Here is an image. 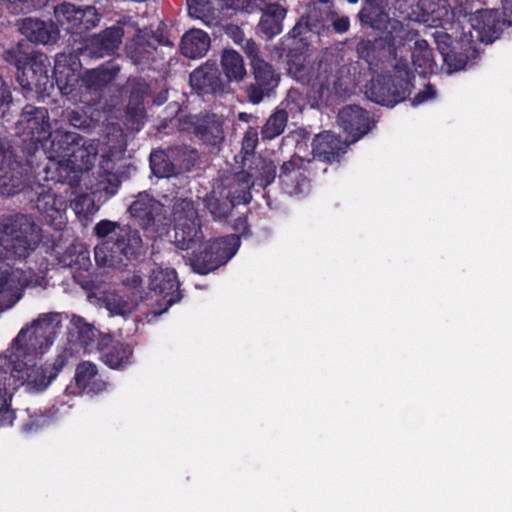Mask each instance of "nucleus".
<instances>
[{"instance_id": "nucleus-1", "label": "nucleus", "mask_w": 512, "mask_h": 512, "mask_svg": "<svg viewBox=\"0 0 512 512\" xmlns=\"http://www.w3.org/2000/svg\"><path fill=\"white\" fill-rule=\"evenodd\" d=\"M26 330H20L14 338L9 354L0 355V368L9 376V383L17 379L26 383L31 391L42 392L58 376L59 372L68 364L73 355L72 348L65 347L53 360L36 366V359L44 353L26 351L19 344L25 338Z\"/></svg>"}, {"instance_id": "nucleus-2", "label": "nucleus", "mask_w": 512, "mask_h": 512, "mask_svg": "<svg viewBox=\"0 0 512 512\" xmlns=\"http://www.w3.org/2000/svg\"><path fill=\"white\" fill-rule=\"evenodd\" d=\"M94 234L102 239L94 248L95 262L100 268L121 269L144 255L139 231L128 225L101 220L95 225Z\"/></svg>"}, {"instance_id": "nucleus-3", "label": "nucleus", "mask_w": 512, "mask_h": 512, "mask_svg": "<svg viewBox=\"0 0 512 512\" xmlns=\"http://www.w3.org/2000/svg\"><path fill=\"white\" fill-rule=\"evenodd\" d=\"M0 233V255L6 259L27 257L41 241L40 228L23 214L4 219Z\"/></svg>"}, {"instance_id": "nucleus-4", "label": "nucleus", "mask_w": 512, "mask_h": 512, "mask_svg": "<svg viewBox=\"0 0 512 512\" xmlns=\"http://www.w3.org/2000/svg\"><path fill=\"white\" fill-rule=\"evenodd\" d=\"M240 238L237 235H227L210 240L204 245L190 249V265L194 272L207 274L226 264L238 251Z\"/></svg>"}, {"instance_id": "nucleus-5", "label": "nucleus", "mask_w": 512, "mask_h": 512, "mask_svg": "<svg viewBox=\"0 0 512 512\" xmlns=\"http://www.w3.org/2000/svg\"><path fill=\"white\" fill-rule=\"evenodd\" d=\"M172 217L175 230V245L181 250L199 246L204 238L197 209L189 199H177L173 205Z\"/></svg>"}, {"instance_id": "nucleus-6", "label": "nucleus", "mask_w": 512, "mask_h": 512, "mask_svg": "<svg viewBox=\"0 0 512 512\" xmlns=\"http://www.w3.org/2000/svg\"><path fill=\"white\" fill-rule=\"evenodd\" d=\"M63 315L57 312L43 313L33 320L26 330L25 338L19 344L26 351L45 353L53 344L62 326Z\"/></svg>"}, {"instance_id": "nucleus-7", "label": "nucleus", "mask_w": 512, "mask_h": 512, "mask_svg": "<svg viewBox=\"0 0 512 512\" xmlns=\"http://www.w3.org/2000/svg\"><path fill=\"white\" fill-rule=\"evenodd\" d=\"M132 217L151 237H158L167 232L168 220L164 205L148 193H139L129 207Z\"/></svg>"}, {"instance_id": "nucleus-8", "label": "nucleus", "mask_w": 512, "mask_h": 512, "mask_svg": "<svg viewBox=\"0 0 512 512\" xmlns=\"http://www.w3.org/2000/svg\"><path fill=\"white\" fill-rule=\"evenodd\" d=\"M54 14L57 22L71 34H82L95 28L102 17L94 6L77 7L71 3L56 6Z\"/></svg>"}, {"instance_id": "nucleus-9", "label": "nucleus", "mask_w": 512, "mask_h": 512, "mask_svg": "<svg viewBox=\"0 0 512 512\" xmlns=\"http://www.w3.org/2000/svg\"><path fill=\"white\" fill-rule=\"evenodd\" d=\"M142 290H87L90 303L104 306L111 314L127 316L138 306Z\"/></svg>"}, {"instance_id": "nucleus-10", "label": "nucleus", "mask_w": 512, "mask_h": 512, "mask_svg": "<svg viewBox=\"0 0 512 512\" xmlns=\"http://www.w3.org/2000/svg\"><path fill=\"white\" fill-rule=\"evenodd\" d=\"M50 62L44 55L34 56L28 69L17 75L20 86L27 90H35L42 95H50L54 89V78L49 75Z\"/></svg>"}, {"instance_id": "nucleus-11", "label": "nucleus", "mask_w": 512, "mask_h": 512, "mask_svg": "<svg viewBox=\"0 0 512 512\" xmlns=\"http://www.w3.org/2000/svg\"><path fill=\"white\" fill-rule=\"evenodd\" d=\"M97 351L101 361L113 370H124L133 363V346L115 340L110 334L98 339Z\"/></svg>"}, {"instance_id": "nucleus-12", "label": "nucleus", "mask_w": 512, "mask_h": 512, "mask_svg": "<svg viewBox=\"0 0 512 512\" xmlns=\"http://www.w3.org/2000/svg\"><path fill=\"white\" fill-rule=\"evenodd\" d=\"M17 129L34 142L48 139L51 133L48 110L44 107L26 105L20 115Z\"/></svg>"}, {"instance_id": "nucleus-13", "label": "nucleus", "mask_w": 512, "mask_h": 512, "mask_svg": "<svg viewBox=\"0 0 512 512\" xmlns=\"http://www.w3.org/2000/svg\"><path fill=\"white\" fill-rule=\"evenodd\" d=\"M190 85L200 95H222L230 92V85L225 80L215 63H205L190 74Z\"/></svg>"}, {"instance_id": "nucleus-14", "label": "nucleus", "mask_w": 512, "mask_h": 512, "mask_svg": "<svg viewBox=\"0 0 512 512\" xmlns=\"http://www.w3.org/2000/svg\"><path fill=\"white\" fill-rule=\"evenodd\" d=\"M254 82L246 88L248 101L252 104H259L265 97H269L278 86L280 77L273 67L263 61H257L252 66Z\"/></svg>"}, {"instance_id": "nucleus-15", "label": "nucleus", "mask_w": 512, "mask_h": 512, "mask_svg": "<svg viewBox=\"0 0 512 512\" xmlns=\"http://www.w3.org/2000/svg\"><path fill=\"white\" fill-rule=\"evenodd\" d=\"M338 123L348 134L350 139H347L346 142L349 143L359 140L373 126L367 112L357 105L343 107L338 113Z\"/></svg>"}, {"instance_id": "nucleus-16", "label": "nucleus", "mask_w": 512, "mask_h": 512, "mask_svg": "<svg viewBox=\"0 0 512 512\" xmlns=\"http://www.w3.org/2000/svg\"><path fill=\"white\" fill-rule=\"evenodd\" d=\"M98 155V142L96 140H87L82 137L75 148L70 152L65 161L59 160L60 173L70 171L82 172L89 170Z\"/></svg>"}, {"instance_id": "nucleus-17", "label": "nucleus", "mask_w": 512, "mask_h": 512, "mask_svg": "<svg viewBox=\"0 0 512 512\" xmlns=\"http://www.w3.org/2000/svg\"><path fill=\"white\" fill-rule=\"evenodd\" d=\"M36 208L45 221L60 230L66 224L67 201L52 190H42L36 200Z\"/></svg>"}, {"instance_id": "nucleus-18", "label": "nucleus", "mask_w": 512, "mask_h": 512, "mask_svg": "<svg viewBox=\"0 0 512 512\" xmlns=\"http://www.w3.org/2000/svg\"><path fill=\"white\" fill-rule=\"evenodd\" d=\"M417 9L414 20L427 27L445 28L453 19L447 0H419Z\"/></svg>"}, {"instance_id": "nucleus-19", "label": "nucleus", "mask_w": 512, "mask_h": 512, "mask_svg": "<svg viewBox=\"0 0 512 512\" xmlns=\"http://www.w3.org/2000/svg\"><path fill=\"white\" fill-rule=\"evenodd\" d=\"M48 138L50 139V149L48 151L50 165L47 169H54L58 171L59 160H63L64 162L65 158L69 156L77 143L82 141V137L75 132L57 129L54 132H51Z\"/></svg>"}, {"instance_id": "nucleus-20", "label": "nucleus", "mask_w": 512, "mask_h": 512, "mask_svg": "<svg viewBox=\"0 0 512 512\" xmlns=\"http://www.w3.org/2000/svg\"><path fill=\"white\" fill-rule=\"evenodd\" d=\"M124 34L125 30L120 25L109 27L93 35L88 40L86 50L95 58L111 55L119 48Z\"/></svg>"}, {"instance_id": "nucleus-21", "label": "nucleus", "mask_w": 512, "mask_h": 512, "mask_svg": "<svg viewBox=\"0 0 512 512\" xmlns=\"http://www.w3.org/2000/svg\"><path fill=\"white\" fill-rule=\"evenodd\" d=\"M45 285V278L30 269L22 270L7 263L0 264V288H36Z\"/></svg>"}, {"instance_id": "nucleus-22", "label": "nucleus", "mask_w": 512, "mask_h": 512, "mask_svg": "<svg viewBox=\"0 0 512 512\" xmlns=\"http://www.w3.org/2000/svg\"><path fill=\"white\" fill-rule=\"evenodd\" d=\"M78 66L72 55L57 57L54 66L55 81L62 95L69 96L76 90L80 80Z\"/></svg>"}, {"instance_id": "nucleus-23", "label": "nucleus", "mask_w": 512, "mask_h": 512, "mask_svg": "<svg viewBox=\"0 0 512 512\" xmlns=\"http://www.w3.org/2000/svg\"><path fill=\"white\" fill-rule=\"evenodd\" d=\"M305 164V161L300 157H292L289 161L282 164L279 180L286 193L293 195L304 192L307 186Z\"/></svg>"}, {"instance_id": "nucleus-24", "label": "nucleus", "mask_w": 512, "mask_h": 512, "mask_svg": "<svg viewBox=\"0 0 512 512\" xmlns=\"http://www.w3.org/2000/svg\"><path fill=\"white\" fill-rule=\"evenodd\" d=\"M251 175L248 172L241 171L230 177L225 178L217 186L225 187V196L236 205L248 204L251 199L250 189L253 186Z\"/></svg>"}, {"instance_id": "nucleus-25", "label": "nucleus", "mask_w": 512, "mask_h": 512, "mask_svg": "<svg viewBox=\"0 0 512 512\" xmlns=\"http://www.w3.org/2000/svg\"><path fill=\"white\" fill-rule=\"evenodd\" d=\"M75 385L88 394H99L107 389L108 383L98 377L97 365L91 361L80 362L75 369Z\"/></svg>"}, {"instance_id": "nucleus-26", "label": "nucleus", "mask_w": 512, "mask_h": 512, "mask_svg": "<svg viewBox=\"0 0 512 512\" xmlns=\"http://www.w3.org/2000/svg\"><path fill=\"white\" fill-rule=\"evenodd\" d=\"M13 153L8 145L0 140V195L13 196L21 189V181L12 173Z\"/></svg>"}, {"instance_id": "nucleus-27", "label": "nucleus", "mask_w": 512, "mask_h": 512, "mask_svg": "<svg viewBox=\"0 0 512 512\" xmlns=\"http://www.w3.org/2000/svg\"><path fill=\"white\" fill-rule=\"evenodd\" d=\"M19 30L31 42L35 43L53 44L59 38V30L54 24L39 19H23Z\"/></svg>"}, {"instance_id": "nucleus-28", "label": "nucleus", "mask_w": 512, "mask_h": 512, "mask_svg": "<svg viewBox=\"0 0 512 512\" xmlns=\"http://www.w3.org/2000/svg\"><path fill=\"white\" fill-rule=\"evenodd\" d=\"M68 331L69 343L79 344L85 351H92L94 345L97 349L98 339L104 335L94 326L84 322L80 316H74Z\"/></svg>"}, {"instance_id": "nucleus-29", "label": "nucleus", "mask_w": 512, "mask_h": 512, "mask_svg": "<svg viewBox=\"0 0 512 512\" xmlns=\"http://www.w3.org/2000/svg\"><path fill=\"white\" fill-rule=\"evenodd\" d=\"M345 143L330 132H323L315 136L312 142V154L315 159L323 162H332L340 153L344 152Z\"/></svg>"}, {"instance_id": "nucleus-30", "label": "nucleus", "mask_w": 512, "mask_h": 512, "mask_svg": "<svg viewBox=\"0 0 512 512\" xmlns=\"http://www.w3.org/2000/svg\"><path fill=\"white\" fill-rule=\"evenodd\" d=\"M131 92L127 115L132 121V128L139 130L144 118V107L142 106L144 98L148 95V84L141 78L130 81Z\"/></svg>"}, {"instance_id": "nucleus-31", "label": "nucleus", "mask_w": 512, "mask_h": 512, "mask_svg": "<svg viewBox=\"0 0 512 512\" xmlns=\"http://www.w3.org/2000/svg\"><path fill=\"white\" fill-rule=\"evenodd\" d=\"M224 119L216 114H207L198 119L195 134L206 144L216 146L224 140Z\"/></svg>"}, {"instance_id": "nucleus-32", "label": "nucleus", "mask_w": 512, "mask_h": 512, "mask_svg": "<svg viewBox=\"0 0 512 512\" xmlns=\"http://www.w3.org/2000/svg\"><path fill=\"white\" fill-rule=\"evenodd\" d=\"M181 291L173 290L176 294H169L165 290H150L151 294L146 296V300L150 301L148 304L149 309L143 313L141 320L146 323H152L182 298Z\"/></svg>"}, {"instance_id": "nucleus-33", "label": "nucleus", "mask_w": 512, "mask_h": 512, "mask_svg": "<svg viewBox=\"0 0 512 512\" xmlns=\"http://www.w3.org/2000/svg\"><path fill=\"white\" fill-rule=\"evenodd\" d=\"M262 16L259 28L268 38H272L282 32V22L286 17V8L277 3H264L260 6Z\"/></svg>"}, {"instance_id": "nucleus-34", "label": "nucleus", "mask_w": 512, "mask_h": 512, "mask_svg": "<svg viewBox=\"0 0 512 512\" xmlns=\"http://www.w3.org/2000/svg\"><path fill=\"white\" fill-rule=\"evenodd\" d=\"M187 6L190 16L210 26L218 22L221 10L228 5L223 0H187Z\"/></svg>"}, {"instance_id": "nucleus-35", "label": "nucleus", "mask_w": 512, "mask_h": 512, "mask_svg": "<svg viewBox=\"0 0 512 512\" xmlns=\"http://www.w3.org/2000/svg\"><path fill=\"white\" fill-rule=\"evenodd\" d=\"M467 21L478 33L477 38L481 41L490 42L497 33V13L492 10H477L467 15Z\"/></svg>"}, {"instance_id": "nucleus-36", "label": "nucleus", "mask_w": 512, "mask_h": 512, "mask_svg": "<svg viewBox=\"0 0 512 512\" xmlns=\"http://www.w3.org/2000/svg\"><path fill=\"white\" fill-rule=\"evenodd\" d=\"M210 47L208 34L200 29H191L181 40V52L184 56L194 59L206 54Z\"/></svg>"}, {"instance_id": "nucleus-37", "label": "nucleus", "mask_w": 512, "mask_h": 512, "mask_svg": "<svg viewBox=\"0 0 512 512\" xmlns=\"http://www.w3.org/2000/svg\"><path fill=\"white\" fill-rule=\"evenodd\" d=\"M120 68L115 64L103 65L99 68L87 70L82 76V83L88 89L100 90L113 81Z\"/></svg>"}, {"instance_id": "nucleus-38", "label": "nucleus", "mask_w": 512, "mask_h": 512, "mask_svg": "<svg viewBox=\"0 0 512 512\" xmlns=\"http://www.w3.org/2000/svg\"><path fill=\"white\" fill-rule=\"evenodd\" d=\"M221 67L225 74L223 78L228 81V85H230L232 81H242L246 75L243 58L235 50H223L221 55Z\"/></svg>"}, {"instance_id": "nucleus-39", "label": "nucleus", "mask_w": 512, "mask_h": 512, "mask_svg": "<svg viewBox=\"0 0 512 512\" xmlns=\"http://www.w3.org/2000/svg\"><path fill=\"white\" fill-rule=\"evenodd\" d=\"M225 194V187L215 185L205 199L207 209L216 219L228 217L235 206Z\"/></svg>"}, {"instance_id": "nucleus-40", "label": "nucleus", "mask_w": 512, "mask_h": 512, "mask_svg": "<svg viewBox=\"0 0 512 512\" xmlns=\"http://www.w3.org/2000/svg\"><path fill=\"white\" fill-rule=\"evenodd\" d=\"M412 62L415 70L421 75H425L434 70L435 63L432 50L429 48L426 40L421 39L415 42Z\"/></svg>"}, {"instance_id": "nucleus-41", "label": "nucleus", "mask_w": 512, "mask_h": 512, "mask_svg": "<svg viewBox=\"0 0 512 512\" xmlns=\"http://www.w3.org/2000/svg\"><path fill=\"white\" fill-rule=\"evenodd\" d=\"M155 47L147 40L146 35L137 33L126 46L127 56L134 64H141L149 59Z\"/></svg>"}, {"instance_id": "nucleus-42", "label": "nucleus", "mask_w": 512, "mask_h": 512, "mask_svg": "<svg viewBox=\"0 0 512 512\" xmlns=\"http://www.w3.org/2000/svg\"><path fill=\"white\" fill-rule=\"evenodd\" d=\"M288 122V113L284 109H276L266 120L261 129V137L263 140H272L280 136Z\"/></svg>"}, {"instance_id": "nucleus-43", "label": "nucleus", "mask_w": 512, "mask_h": 512, "mask_svg": "<svg viewBox=\"0 0 512 512\" xmlns=\"http://www.w3.org/2000/svg\"><path fill=\"white\" fill-rule=\"evenodd\" d=\"M9 383L8 373L0 368V427L12 425L15 419V411L11 409L8 402V387Z\"/></svg>"}, {"instance_id": "nucleus-44", "label": "nucleus", "mask_w": 512, "mask_h": 512, "mask_svg": "<svg viewBox=\"0 0 512 512\" xmlns=\"http://www.w3.org/2000/svg\"><path fill=\"white\" fill-rule=\"evenodd\" d=\"M62 262L70 268L87 270L90 266L89 251L81 244L71 245L65 251Z\"/></svg>"}, {"instance_id": "nucleus-45", "label": "nucleus", "mask_w": 512, "mask_h": 512, "mask_svg": "<svg viewBox=\"0 0 512 512\" xmlns=\"http://www.w3.org/2000/svg\"><path fill=\"white\" fill-rule=\"evenodd\" d=\"M149 288H179L181 283L174 269L157 267L151 271Z\"/></svg>"}, {"instance_id": "nucleus-46", "label": "nucleus", "mask_w": 512, "mask_h": 512, "mask_svg": "<svg viewBox=\"0 0 512 512\" xmlns=\"http://www.w3.org/2000/svg\"><path fill=\"white\" fill-rule=\"evenodd\" d=\"M150 166L153 174L158 178H169L175 175L177 171L174 164L162 152L150 155Z\"/></svg>"}, {"instance_id": "nucleus-47", "label": "nucleus", "mask_w": 512, "mask_h": 512, "mask_svg": "<svg viewBox=\"0 0 512 512\" xmlns=\"http://www.w3.org/2000/svg\"><path fill=\"white\" fill-rule=\"evenodd\" d=\"M71 208L78 217L86 218L95 211L94 200L89 195H80L71 202Z\"/></svg>"}, {"instance_id": "nucleus-48", "label": "nucleus", "mask_w": 512, "mask_h": 512, "mask_svg": "<svg viewBox=\"0 0 512 512\" xmlns=\"http://www.w3.org/2000/svg\"><path fill=\"white\" fill-rule=\"evenodd\" d=\"M258 144V132L255 128L249 127L242 140V152L251 155Z\"/></svg>"}, {"instance_id": "nucleus-49", "label": "nucleus", "mask_w": 512, "mask_h": 512, "mask_svg": "<svg viewBox=\"0 0 512 512\" xmlns=\"http://www.w3.org/2000/svg\"><path fill=\"white\" fill-rule=\"evenodd\" d=\"M66 120L75 128H86L89 126V119L87 116L76 110H66L64 113Z\"/></svg>"}, {"instance_id": "nucleus-50", "label": "nucleus", "mask_w": 512, "mask_h": 512, "mask_svg": "<svg viewBox=\"0 0 512 512\" xmlns=\"http://www.w3.org/2000/svg\"><path fill=\"white\" fill-rule=\"evenodd\" d=\"M360 19L362 23L369 24L371 27L380 29L382 19L377 20L378 11L372 7H365L361 10Z\"/></svg>"}, {"instance_id": "nucleus-51", "label": "nucleus", "mask_w": 512, "mask_h": 512, "mask_svg": "<svg viewBox=\"0 0 512 512\" xmlns=\"http://www.w3.org/2000/svg\"><path fill=\"white\" fill-rule=\"evenodd\" d=\"M289 71L294 74V76L302 82L311 83L312 82V75L310 73V68L299 64L296 62H292L289 67Z\"/></svg>"}, {"instance_id": "nucleus-52", "label": "nucleus", "mask_w": 512, "mask_h": 512, "mask_svg": "<svg viewBox=\"0 0 512 512\" xmlns=\"http://www.w3.org/2000/svg\"><path fill=\"white\" fill-rule=\"evenodd\" d=\"M241 46L247 57L250 59L252 66L257 61H263V59L260 57L259 48L253 40L245 39Z\"/></svg>"}, {"instance_id": "nucleus-53", "label": "nucleus", "mask_w": 512, "mask_h": 512, "mask_svg": "<svg viewBox=\"0 0 512 512\" xmlns=\"http://www.w3.org/2000/svg\"><path fill=\"white\" fill-rule=\"evenodd\" d=\"M379 91H380L379 81L373 82L371 90H370L371 95L373 96V98H372L373 101H375L376 103L382 104V105H394L395 103H397L396 99L387 98V97H385L384 94L378 95Z\"/></svg>"}, {"instance_id": "nucleus-54", "label": "nucleus", "mask_w": 512, "mask_h": 512, "mask_svg": "<svg viewBox=\"0 0 512 512\" xmlns=\"http://www.w3.org/2000/svg\"><path fill=\"white\" fill-rule=\"evenodd\" d=\"M327 22L330 21L334 30L338 33H344L349 29V19L347 17H335V15H328Z\"/></svg>"}, {"instance_id": "nucleus-55", "label": "nucleus", "mask_w": 512, "mask_h": 512, "mask_svg": "<svg viewBox=\"0 0 512 512\" xmlns=\"http://www.w3.org/2000/svg\"><path fill=\"white\" fill-rule=\"evenodd\" d=\"M262 170L263 178L261 185L267 186L274 180L276 176L275 166L272 162H263Z\"/></svg>"}, {"instance_id": "nucleus-56", "label": "nucleus", "mask_w": 512, "mask_h": 512, "mask_svg": "<svg viewBox=\"0 0 512 512\" xmlns=\"http://www.w3.org/2000/svg\"><path fill=\"white\" fill-rule=\"evenodd\" d=\"M47 0H20V13H29L46 4Z\"/></svg>"}, {"instance_id": "nucleus-57", "label": "nucleus", "mask_w": 512, "mask_h": 512, "mask_svg": "<svg viewBox=\"0 0 512 512\" xmlns=\"http://www.w3.org/2000/svg\"><path fill=\"white\" fill-rule=\"evenodd\" d=\"M142 276L139 272H131L129 273L123 280L122 284L129 288H137L142 285Z\"/></svg>"}, {"instance_id": "nucleus-58", "label": "nucleus", "mask_w": 512, "mask_h": 512, "mask_svg": "<svg viewBox=\"0 0 512 512\" xmlns=\"http://www.w3.org/2000/svg\"><path fill=\"white\" fill-rule=\"evenodd\" d=\"M433 36L438 45L439 50L441 51V54L445 55L450 42L449 35L445 32L437 31L433 34Z\"/></svg>"}, {"instance_id": "nucleus-59", "label": "nucleus", "mask_w": 512, "mask_h": 512, "mask_svg": "<svg viewBox=\"0 0 512 512\" xmlns=\"http://www.w3.org/2000/svg\"><path fill=\"white\" fill-rule=\"evenodd\" d=\"M226 34L238 45H241L246 39L243 31L235 25H230L226 28Z\"/></svg>"}, {"instance_id": "nucleus-60", "label": "nucleus", "mask_w": 512, "mask_h": 512, "mask_svg": "<svg viewBox=\"0 0 512 512\" xmlns=\"http://www.w3.org/2000/svg\"><path fill=\"white\" fill-rule=\"evenodd\" d=\"M8 291L9 290H0V312L11 308L22 297V293H19L13 300H6V292Z\"/></svg>"}, {"instance_id": "nucleus-61", "label": "nucleus", "mask_w": 512, "mask_h": 512, "mask_svg": "<svg viewBox=\"0 0 512 512\" xmlns=\"http://www.w3.org/2000/svg\"><path fill=\"white\" fill-rule=\"evenodd\" d=\"M12 100L11 93L6 87L2 77L0 76V109L5 105L9 104Z\"/></svg>"}, {"instance_id": "nucleus-62", "label": "nucleus", "mask_w": 512, "mask_h": 512, "mask_svg": "<svg viewBox=\"0 0 512 512\" xmlns=\"http://www.w3.org/2000/svg\"><path fill=\"white\" fill-rule=\"evenodd\" d=\"M47 420L45 418L42 419H33L30 418L26 423L23 425V429L26 432H31L34 430H37L38 428L42 427Z\"/></svg>"}, {"instance_id": "nucleus-63", "label": "nucleus", "mask_w": 512, "mask_h": 512, "mask_svg": "<svg viewBox=\"0 0 512 512\" xmlns=\"http://www.w3.org/2000/svg\"><path fill=\"white\" fill-rule=\"evenodd\" d=\"M434 95L435 91L431 87H428L427 90L417 94V96L413 100V104L421 103L427 99L433 98Z\"/></svg>"}, {"instance_id": "nucleus-64", "label": "nucleus", "mask_w": 512, "mask_h": 512, "mask_svg": "<svg viewBox=\"0 0 512 512\" xmlns=\"http://www.w3.org/2000/svg\"><path fill=\"white\" fill-rule=\"evenodd\" d=\"M311 21H312V16H309V17H308L307 22L305 23V25H303L302 23H298V24H296V25L293 27L292 31H291V32H292V34H293V36H294V37H296V36L300 35V34L302 33V30H303L304 28H305V29H309V30H311V29H312V23H311Z\"/></svg>"}]
</instances>
